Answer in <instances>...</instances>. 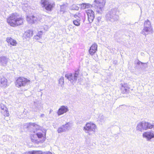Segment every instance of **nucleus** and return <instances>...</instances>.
Returning a JSON list of instances; mask_svg holds the SVG:
<instances>
[{
	"label": "nucleus",
	"mask_w": 154,
	"mask_h": 154,
	"mask_svg": "<svg viewBox=\"0 0 154 154\" xmlns=\"http://www.w3.org/2000/svg\"><path fill=\"white\" fill-rule=\"evenodd\" d=\"M33 16H27L26 19L27 22L29 23H33Z\"/></svg>",
	"instance_id": "nucleus-24"
},
{
	"label": "nucleus",
	"mask_w": 154,
	"mask_h": 154,
	"mask_svg": "<svg viewBox=\"0 0 154 154\" xmlns=\"http://www.w3.org/2000/svg\"><path fill=\"white\" fill-rule=\"evenodd\" d=\"M30 80L23 77L18 78L15 82L16 87H21L26 86L30 83Z\"/></svg>",
	"instance_id": "nucleus-6"
},
{
	"label": "nucleus",
	"mask_w": 154,
	"mask_h": 154,
	"mask_svg": "<svg viewBox=\"0 0 154 154\" xmlns=\"http://www.w3.org/2000/svg\"><path fill=\"white\" fill-rule=\"evenodd\" d=\"M142 136L147 141H154V132L152 131L145 132L143 133Z\"/></svg>",
	"instance_id": "nucleus-10"
},
{
	"label": "nucleus",
	"mask_w": 154,
	"mask_h": 154,
	"mask_svg": "<svg viewBox=\"0 0 154 154\" xmlns=\"http://www.w3.org/2000/svg\"><path fill=\"white\" fill-rule=\"evenodd\" d=\"M42 32L41 31H40V32H38L37 35L38 36H39V37L41 38L42 37Z\"/></svg>",
	"instance_id": "nucleus-35"
},
{
	"label": "nucleus",
	"mask_w": 154,
	"mask_h": 154,
	"mask_svg": "<svg viewBox=\"0 0 154 154\" xmlns=\"http://www.w3.org/2000/svg\"><path fill=\"white\" fill-rule=\"evenodd\" d=\"M117 9L116 8L112 9L106 14V19L108 23H115L119 19V16L116 14Z\"/></svg>",
	"instance_id": "nucleus-2"
},
{
	"label": "nucleus",
	"mask_w": 154,
	"mask_h": 154,
	"mask_svg": "<svg viewBox=\"0 0 154 154\" xmlns=\"http://www.w3.org/2000/svg\"><path fill=\"white\" fill-rule=\"evenodd\" d=\"M97 44L94 43L92 45L89 50L90 54L93 55L97 50Z\"/></svg>",
	"instance_id": "nucleus-15"
},
{
	"label": "nucleus",
	"mask_w": 154,
	"mask_h": 154,
	"mask_svg": "<svg viewBox=\"0 0 154 154\" xmlns=\"http://www.w3.org/2000/svg\"><path fill=\"white\" fill-rule=\"evenodd\" d=\"M32 125L33 126V128L36 130L35 132H37L38 131H41L39 129L40 128V126L39 125H38L35 123H33Z\"/></svg>",
	"instance_id": "nucleus-25"
},
{
	"label": "nucleus",
	"mask_w": 154,
	"mask_h": 154,
	"mask_svg": "<svg viewBox=\"0 0 154 154\" xmlns=\"http://www.w3.org/2000/svg\"><path fill=\"white\" fill-rule=\"evenodd\" d=\"M33 32L32 30H29L25 32L23 34V37L25 38H30L32 36Z\"/></svg>",
	"instance_id": "nucleus-20"
},
{
	"label": "nucleus",
	"mask_w": 154,
	"mask_h": 154,
	"mask_svg": "<svg viewBox=\"0 0 154 154\" xmlns=\"http://www.w3.org/2000/svg\"><path fill=\"white\" fill-rule=\"evenodd\" d=\"M33 23H35L36 22L40 21V19L39 18H38L37 17H35L34 16H33Z\"/></svg>",
	"instance_id": "nucleus-29"
},
{
	"label": "nucleus",
	"mask_w": 154,
	"mask_h": 154,
	"mask_svg": "<svg viewBox=\"0 0 154 154\" xmlns=\"http://www.w3.org/2000/svg\"><path fill=\"white\" fill-rule=\"evenodd\" d=\"M45 114H41L40 116V118H43L45 116Z\"/></svg>",
	"instance_id": "nucleus-40"
},
{
	"label": "nucleus",
	"mask_w": 154,
	"mask_h": 154,
	"mask_svg": "<svg viewBox=\"0 0 154 154\" xmlns=\"http://www.w3.org/2000/svg\"><path fill=\"white\" fill-rule=\"evenodd\" d=\"M72 10H78L79 9V7L76 5H73L72 6Z\"/></svg>",
	"instance_id": "nucleus-30"
},
{
	"label": "nucleus",
	"mask_w": 154,
	"mask_h": 154,
	"mask_svg": "<svg viewBox=\"0 0 154 154\" xmlns=\"http://www.w3.org/2000/svg\"><path fill=\"white\" fill-rule=\"evenodd\" d=\"M42 131L35 132V131H33L34 134L31 136V140L32 142L35 143L38 142L37 141L38 138H41L43 136V134L42 133Z\"/></svg>",
	"instance_id": "nucleus-12"
},
{
	"label": "nucleus",
	"mask_w": 154,
	"mask_h": 154,
	"mask_svg": "<svg viewBox=\"0 0 154 154\" xmlns=\"http://www.w3.org/2000/svg\"><path fill=\"white\" fill-rule=\"evenodd\" d=\"M41 4L42 7L44 8L47 11H51L54 7V2H50L49 0H41Z\"/></svg>",
	"instance_id": "nucleus-7"
},
{
	"label": "nucleus",
	"mask_w": 154,
	"mask_h": 154,
	"mask_svg": "<svg viewBox=\"0 0 154 154\" xmlns=\"http://www.w3.org/2000/svg\"><path fill=\"white\" fill-rule=\"evenodd\" d=\"M79 74V70L76 71L73 74L69 73L66 74L65 77L73 84L76 82L78 75Z\"/></svg>",
	"instance_id": "nucleus-9"
},
{
	"label": "nucleus",
	"mask_w": 154,
	"mask_h": 154,
	"mask_svg": "<svg viewBox=\"0 0 154 154\" xmlns=\"http://www.w3.org/2000/svg\"><path fill=\"white\" fill-rule=\"evenodd\" d=\"M99 118L100 119V121L102 122L104 119V117L102 115H100Z\"/></svg>",
	"instance_id": "nucleus-34"
},
{
	"label": "nucleus",
	"mask_w": 154,
	"mask_h": 154,
	"mask_svg": "<svg viewBox=\"0 0 154 154\" xmlns=\"http://www.w3.org/2000/svg\"><path fill=\"white\" fill-rule=\"evenodd\" d=\"M1 86L2 87H6L7 85V80L4 77L2 78L1 79Z\"/></svg>",
	"instance_id": "nucleus-21"
},
{
	"label": "nucleus",
	"mask_w": 154,
	"mask_h": 154,
	"mask_svg": "<svg viewBox=\"0 0 154 154\" xmlns=\"http://www.w3.org/2000/svg\"><path fill=\"white\" fill-rule=\"evenodd\" d=\"M59 84L61 85V86L63 85L64 83V77H61L59 80Z\"/></svg>",
	"instance_id": "nucleus-27"
},
{
	"label": "nucleus",
	"mask_w": 154,
	"mask_h": 154,
	"mask_svg": "<svg viewBox=\"0 0 154 154\" xmlns=\"http://www.w3.org/2000/svg\"><path fill=\"white\" fill-rule=\"evenodd\" d=\"M68 108L67 106H62L58 109L57 114L58 116L66 113L68 111Z\"/></svg>",
	"instance_id": "nucleus-14"
},
{
	"label": "nucleus",
	"mask_w": 154,
	"mask_h": 154,
	"mask_svg": "<svg viewBox=\"0 0 154 154\" xmlns=\"http://www.w3.org/2000/svg\"><path fill=\"white\" fill-rule=\"evenodd\" d=\"M64 5H62L61 6V9H60V12H63V13H64V12H65V11L64 10L65 9H64Z\"/></svg>",
	"instance_id": "nucleus-33"
},
{
	"label": "nucleus",
	"mask_w": 154,
	"mask_h": 154,
	"mask_svg": "<svg viewBox=\"0 0 154 154\" xmlns=\"http://www.w3.org/2000/svg\"><path fill=\"white\" fill-rule=\"evenodd\" d=\"M86 8H92L94 9V4L91 5V4L89 3H86Z\"/></svg>",
	"instance_id": "nucleus-28"
},
{
	"label": "nucleus",
	"mask_w": 154,
	"mask_h": 154,
	"mask_svg": "<svg viewBox=\"0 0 154 154\" xmlns=\"http://www.w3.org/2000/svg\"><path fill=\"white\" fill-rule=\"evenodd\" d=\"M81 8L82 9H86V3H82L81 5Z\"/></svg>",
	"instance_id": "nucleus-32"
},
{
	"label": "nucleus",
	"mask_w": 154,
	"mask_h": 154,
	"mask_svg": "<svg viewBox=\"0 0 154 154\" xmlns=\"http://www.w3.org/2000/svg\"><path fill=\"white\" fill-rule=\"evenodd\" d=\"M66 131L69 130L72 126V123L71 122H69L63 125Z\"/></svg>",
	"instance_id": "nucleus-22"
},
{
	"label": "nucleus",
	"mask_w": 154,
	"mask_h": 154,
	"mask_svg": "<svg viewBox=\"0 0 154 154\" xmlns=\"http://www.w3.org/2000/svg\"><path fill=\"white\" fill-rule=\"evenodd\" d=\"M41 154H52V153L51 152L48 151L43 152Z\"/></svg>",
	"instance_id": "nucleus-37"
},
{
	"label": "nucleus",
	"mask_w": 154,
	"mask_h": 154,
	"mask_svg": "<svg viewBox=\"0 0 154 154\" xmlns=\"http://www.w3.org/2000/svg\"><path fill=\"white\" fill-rule=\"evenodd\" d=\"M101 17H98L97 18V20L98 22H100L101 21Z\"/></svg>",
	"instance_id": "nucleus-38"
},
{
	"label": "nucleus",
	"mask_w": 154,
	"mask_h": 154,
	"mask_svg": "<svg viewBox=\"0 0 154 154\" xmlns=\"http://www.w3.org/2000/svg\"><path fill=\"white\" fill-rule=\"evenodd\" d=\"M106 0H94V10L97 13L101 14L104 10Z\"/></svg>",
	"instance_id": "nucleus-3"
},
{
	"label": "nucleus",
	"mask_w": 154,
	"mask_h": 154,
	"mask_svg": "<svg viewBox=\"0 0 154 154\" xmlns=\"http://www.w3.org/2000/svg\"><path fill=\"white\" fill-rule=\"evenodd\" d=\"M86 13L88 17V20L89 22L92 23L95 17L94 13L92 10H88L86 11Z\"/></svg>",
	"instance_id": "nucleus-13"
},
{
	"label": "nucleus",
	"mask_w": 154,
	"mask_h": 154,
	"mask_svg": "<svg viewBox=\"0 0 154 154\" xmlns=\"http://www.w3.org/2000/svg\"><path fill=\"white\" fill-rule=\"evenodd\" d=\"M38 65L39 67V68H42V65H39V64Z\"/></svg>",
	"instance_id": "nucleus-41"
},
{
	"label": "nucleus",
	"mask_w": 154,
	"mask_h": 154,
	"mask_svg": "<svg viewBox=\"0 0 154 154\" xmlns=\"http://www.w3.org/2000/svg\"><path fill=\"white\" fill-rule=\"evenodd\" d=\"M7 42L13 46H16L17 43L16 41L11 37H8L6 39Z\"/></svg>",
	"instance_id": "nucleus-18"
},
{
	"label": "nucleus",
	"mask_w": 154,
	"mask_h": 154,
	"mask_svg": "<svg viewBox=\"0 0 154 154\" xmlns=\"http://www.w3.org/2000/svg\"><path fill=\"white\" fill-rule=\"evenodd\" d=\"M32 108L34 111H37L38 110H41L42 108V106L40 103L36 101L35 102Z\"/></svg>",
	"instance_id": "nucleus-16"
},
{
	"label": "nucleus",
	"mask_w": 154,
	"mask_h": 154,
	"mask_svg": "<svg viewBox=\"0 0 154 154\" xmlns=\"http://www.w3.org/2000/svg\"><path fill=\"white\" fill-rule=\"evenodd\" d=\"M23 154H28V152H25Z\"/></svg>",
	"instance_id": "nucleus-42"
},
{
	"label": "nucleus",
	"mask_w": 154,
	"mask_h": 154,
	"mask_svg": "<svg viewBox=\"0 0 154 154\" xmlns=\"http://www.w3.org/2000/svg\"><path fill=\"white\" fill-rule=\"evenodd\" d=\"M152 28L150 22L148 20L144 23V28L142 30L141 34L146 36L147 35L152 33Z\"/></svg>",
	"instance_id": "nucleus-4"
},
{
	"label": "nucleus",
	"mask_w": 154,
	"mask_h": 154,
	"mask_svg": "<svg viewBox=\"0 0 154 154\" xmlns=\"http://www.w3.org/2000/svg\"><path fill=\"white\" fill-rule=\"evenodd\" d=\"M121 90L123 94L128 93L129 91L128 85L127 84H121Z\"/></svg>",
	"instance_id": "nucleus-17"
},
{
	"label": "nucleus",
	"mask_w": 154,
	"mask_h": 154,
	"mask_svg": "<svg viewBox=\"0 0 154 154\" xmlns=\"http://www.w3.org/2000/svg\"><path fill=\"white\" fill-rule=\"evenodd\" d=\"M34 39L38 40L41 38L39 37V36L37 35H36L34 36Z\"/></svg>",
	"instance_id": "nucleus-36"
},
{
	"label": "nucleus",
	"mask_w": 154,
	"mask_h": 154,
	"mask_svg": "<svg viewBox=\"0 0 154 154\" xmlns=\"http://www.w3.org/2000/svg\"><path fill=\"white\" fill-rule=\"evenodd\" d=\"M8 61V59L5 57H0V63L1 65L5 66Z\"/></svg>",
	"instance_id": "nucleus-19"
},
{
	"label": "nucleus",
	"mask_w": 154,
	"mask_h": 154,
	"mask_svg": "<svg viewBox=\"0 0 154 154\" xmlns=\"http://www.w3.org/2000/svg\"><path fill=\"white\" fill-rule=\"evenodd\" d=\"M1 108H2V109L3 110V111H4L3 113H4V116H9V113L8 111V110H7V109H5V107L3 106V108H2V107ZM2 112L3 113V111H2Z\"/></svg>",
	"instance_id": "nucleus-26"
},
{
	"label": "nucleus",
	"mask_w": 154,
	"mask_h": 154,
	"mask_svg": "<svg viewBox=\"0 0 154 154\" xmlns=\"http://www.w3.org/2000/svg\"><path fill=\"white\" fill-rule=\"evenodd\" d=\"M38 151H33L28 152V154H38Z\"/></svg>",
	"instance_id": "nucleus-31"
},
{
	"label": "nucleus",
	"mask_w": 154,
	"mask_h": 154,
	"mask_svg": "<svg viewBox=\"0 0 154 154\" xmlns=\"http://www.w3.org/2000/svg\"><path fill=\"white\" fill-rule=\"evenodd\" d=\"M66 131L63 125H62L60 127H59L57 130V132L58 133L64 132H66Z\"/></svg>",
	"instance_id": "nucleus-23"
},
{
	"label": "nucleus",
	"mask_w": 154,
	"mask_h": 154,
	"mask_svg": "<svg viewBox=\"0 0 154 154\" xmlns=\"http://www.w3.org/2000/svg\"><path fill=\"white\" fill-rule=\"evenodd\" d=\"M7 22L11 26L14 27L22 25L23 23V19L19 17L17 13L11 14L7 19Z\"/></svg>",
	"instance_id": "nucleus-1"
},
{
	"label": "nucleus",
	"mask_w": 154,
	"mask_h": 154,
	"mask_svg": "<svg viewBox=\"0 0 154 154\" xmlns=\"http://www.w3.org/2000/svg\"><path fill=\"white\" fill-rule=\"evenodd\" d=\"M137 130L142 131L143 130H146L147 129H151L154 131V123L151 124L148 122L142 121L139 123L137 125Z\"/></svg>",
	"instance_id": "nucleus-5"
},
{
	"label": "nucleus",
	"mask_w": 154,
	"mask_h": 154,
	"mask_svg": "<svg viewBox=\"0 0 154 154\" xmlns=\"http://www.w3.org/2000/svg\"><path fill=\"white\" fill-rule=\"evenodd\" d=\"M137 64L138 65H140V64H141L142 65H143V64H145V63H143L141 62H140V61H138L137 63Z\"/></svg>",
	"instance_id": "nucleus-39"
},
{
	"label": "nucleus",
	"mask_w": 154,
	"mask_h": 154,
	"mask_svg": "<svg viewBox=\"0 0 154 154\" xmlns=\"http://www.w3.org/2000/svg\"><path fill=\"white\" fill-rule=\"evenodd\" d=\"M96 129V126L94 123H87L84 127V130L86 133L88 131L95 132Z\"/></svg>",
	"instance_id": "nucleus-11"
},
{
	"label": "nucleus",
	"mask_w": 154,
	"mask_h": 154,
	"mask_svg": "<svg viewBox=\"0 0 154 154\" xmlns=\"http://www.w3.org/2000/svg\"><path fill=\"white\" fill-rule=\"evenodd\" d=\"M74 16L76 19L74 20L73 21V23L76 26H79L80 25V21L81 20H83V22H85V14L83 13L81 14L79 13H76L74 15Z\"/></svg>",
	"instance_id": "nucleus-8"
}]
</instances>
